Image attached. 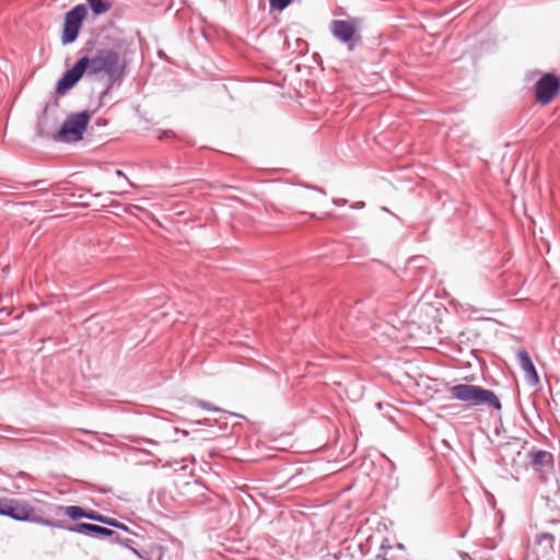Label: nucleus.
Masks as SVG:
<instances>
[{"label":"nucleus","mask_w":560,"mask_h":560,"mask_svg":"<svg viewBox=\"0 0 560 560\" xmlns=\"http://www.w3.org/2000/svg\"><path fill=\"white\" fill-rule=\"evenodd\" d=\"M0 515L14 521L28 522L46 526L52 523L45 518L40 509L35 508L30 501L16 498H0Z\"/></svg>","instance_id":"f257e3e1"},{"label":"nucleus","mask_w":560,"mask_h":560,"mask_svg":"<svg viewBox=\"0 0 560 560\" xmlns=\"http://www.w3.org/2000/svg\"><path fill=\"white\" fill-rule=\"evenodd\" d=\"M529 457L530 466L534 471L538 474L540 481L542 483L555 481V485L551 487V491H558L559 486L556 480L552 454L546 451H535L530 452Z\"/></svg>","instance_id":"39448f33"},{"label":"nucleus","mask_w":560,"mask_h":560,"mask_svg":"<svg viewBox=\"0 0 560 560\" xmlns=\"http://www.w3.org/2000/svg\"><path fill=\"white\" fill-rule=\"evenodd\" d=\"M95 15L105 12V2L103 0H86Z\"/></svg>","instance_id":"a211bd4d"},{"label":"nucleus","mask_w":560,"mask_h":560,"mask_svg":"<svg viewBox=\"0 0 560 560\" xmlns=\"http://www.w3.org/2000/svg\"><path fill=\"white\" fill-rule=\"evenodd\" d=\"M129 45L120 42L107 49V90L110 85L119 84L128 65Z\"/></svg>","instance_id":"20e7f679"},{"label":"nucleus","mask_w":560,"mask_h":560,"mask_svg":"<svg viewBox=\"0 0 560 560\" xmlns=\"http://www.w3.org/2000/svg\"><path fill=\"white\" fill-rule=\"evenodd\" d=\"M71 530L89 536H105V527L88 523H78L71 528Z\"/></svg>","instance_id":"2eb2a0df"},{"label":"nucleus","mask_w":560,"mask_h":560,"mask_svg":"<svg viewBox=\"0 0 560 560\" xmlns=\"http://www.w3.org/2000/svg\"><path fill=\"white\" fill-rule=\"evenodd\" d=\"M86 68L88 57L85 56L80 58L71 69L65 72L62 78L57 83L56 93L59 95H63L70 89H72L75 85V83L82 78Z\"/></svg>","instance_id":"1a4fd4ad"},{"label":"nucleus","mask_w":560,"mask_h":560,"mask_svg":"<svg viewBox=\"0 0 560 560\" xmlns=\"http://www.w3.org/2000/svg\"><path fill=\"white\" fill-rule=\"evenodd\" d=\"M358 21L352 20H334L330 24L332 35L342 43H357L361 40L358 34Z\"/></svg>","instance_id":"6e6552de"},{"label":"nucleus","mask_w":560,"mask_h":560,"mask_svg":"<svg viewBox=\"0 0 560 560\" xmlns=\"http://www.w3.org/2000/svg\"><path fill=\"white\" fill-rule=\"evenodd\" d=\"M107 525L118 527L122 530V534H119L107 528V544H122L130 548V544L132 542L130 536L132 533L128 529V527L109 517H107Z\"/></svg>","instance_id":"9b49d317"},{"label":"nucleus","mask_w":560,"mask_h":560,"mask_svg":"<svg viewBox=\"0 0 560 560\" xmlns=\"http://www.w3.org/2000/svg\"><path fill=\"white\" fill-rule=\"evenodd\" d=\"M392 547L382 548V551L376 556L375 560H392Z\"/></svg>","instance_id":"aec40b11"},{"label":"nucleus","mask_w":560,"mask_h":560,"mask_svg":"<svg viewBox=\"0 0 560 560\" xmlns=\"http://www.w3.org/2000/svg\"><path fill=\"white\" fill-rule=\"evenodd\" d=\"M84 517L90 518V520H94V521H98L101 523H105V516L101 515V514H97V513H94V512H91V513H86L85 512V516Z\"/></svg>","instance_id":"412c9836"},{"label":"nucleus","mask_w":560,"mask_h":560,"mask_svg":"<svg viewBox=\"0 0 560 560\" xmlns=\"http://www.w3.org/2000/svg\"><path fill=\"white\" fill-rule=\"evenodd\" d=\"M45 120H46V117H43V118L39 120V122H38V126H39V131H38V133H39V136H40V137H49V133H48V132H45V131L42 129V125L45 122Z\"/></svg>","instance_id":"4be33fe9"},{"label":"nucleus","mask_w":560,"mask_h":560,"mask_svg":"<svg viewBox=\"0 0 560 560\" xmlns=\"http://www.w3.org/2000/svg\"><path fill=\"white\" fill-rule=\"evenodd\" d=\"M517 360L521 369L525 373L526 381L532 385H537L539 383V376L528 352L526 350H520L517 352Z\"/></svg>","instance_id":"f8f14e48"},{"label":"nucleus","mask_w":560,"mask_h":560,"mask_svg":"<svg viewBox=\"0 0 560 560\" xmlns=\"http://www.w3.org/2000/svg\"><path fill=\"white\" fill-rule=\"evenodd\" d=\"M452 398L469 402L471 405H488L501 409V404L495 394L476 385L458 384L450 389Z\"/></svg>","instance_id":"f03ea898"},{"label":"nucleus","mask_w":560,"mask_h":560,"mask_svg":"<svg viewBox=\"0 0 560 560\" xmlns=\"http://www.w3.org/2000/svg\"><path fill=\"white\" fill-rule=\"evenodd\" d=\"M132 552H133V553H136V555H138L139 557H141V556L139 555V552H138L136 549H132Z\"/></svg>","instance_id":"5701e85b"},{"label":"nucleus","mask_w":560,"mask_h":560,"mask_svg":"<svg viewBox=\"0 0 560 560\" xmlns=\"http://www.w3.org/2000/svg\"><path fill=\"white\" fill-rule=\"evenodd\" d=\"M560 93V78L545 73L535 84V97L540 105L550 104Z\"/></svg>","instance_id":"0eeeda50"},{"label":"nucleus","mask_w":560,"mask_h":560,"mask_svg":"<svg viewBox=\"0 0 560 560\" xmlns=\"http://www.w3.org/2000/svg\"><path fill=\"white\" fill-rule=\"evenodd\" d=\"M292 0H269L270 7L276 10L282 11L285 9Z\"/></svg>","instance_id":"6ab92c4d"},{"label":"nucleus","mask_w":560,"mask_h":560,"mask_svg":"<svg viewBox=\"0 0 560 560\" xmlns=\"http://www.w3.org/2000/svg\"><path fill=\"white\" fill-rule=\"evenodd\" d=\"M102 71H105V57L101 55L92 59L88 57V68L84 73H86L88 77H92L101 73Z\"/></svg>","instance_id":"dca6fc26"},{"label":"nucleus","mask_w":560,"mask_h":560,"mask_svg":"<svg viewBox=\"0 0 560 560\" xmlns=\"http://www.w3.org/2000/svg\"><path fill=\"white\" fill-rule=\"evenodd\" d=\"M323 194L322 190L315 188H299L293 192V198L302 206L310 207L316 205Z\"/></svg>","instance_id":"ddd939ff"},{"label":"nucleus","mask_w":560,"mask_h":560,"mask_svg":"<svg viewBox=\"0 0 560 560\" xmlns=\"http://www.w3.org/2000/svg\"><path fill=\"white\" fill-rule=\"evenodd\" d=\"M130 186L128 178L121 171H115L113 177L107 179V191L114 195H120Z\"/></svg>","instance_id":"4468645a"},{"label":"nucleus","mask_w":560,"mask_h":560,"mask_svg":"<svg viewBox=\"0 0 560 560\" xmlns=\"http://www.w3.org/2000/svg\"><path fill=\"white\" fill-rule=\"evenodd\" d=\"M90 119L91 113L86 110L69 114L59 131L51 137L56 141L78 142L83 139Z\"/></svg>","instance_id":"7ed1b4c3"},{"label":"nucleus","mask_w":560,"mask_h":560,"mask_svg":"<svg viewBox=\"0 0 560 560\" xmlns=\"http://www.w3.org/2000/svg\"><path fill=\"white\" fill-rule=\"evenodd\" d=\"M86 16L88 7L85 4H78L66 13L61 35V43L63 45L71 44L78 38L80 28Z\"/></svg>","instance_id":"423d86ee"},{"label":"nucleus","mask_w":560,"mask_h":560,"mask_svg":"<svg viewBox=\"0 0 560 560\" xmlns=\"http://www.w3.org/2000/svg\"><path fill=\"white\" fill-rule=\"evenodd\" d=\"M553 544L555 537L551 534H538L534 542L528 546V555L536 560H549L553 553Z\"/></svg>","instance_id":"9d476101"},{"label":"nucleus","mask_w":560,"mask_h":560,"mask_svg":"<svg viewBox=\"0 0 560 560\" xmlns=\"http://www.w3.org/2000/svg\"><path fill=\"white\" fill-rule=\"evenodd\" d=\"M65 515L72 520H78L85 516V511L78 505H68L63 509Z\"/></svg>","instance_id":"f3484780"}]
</instances>
